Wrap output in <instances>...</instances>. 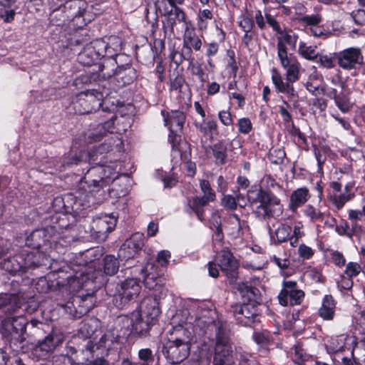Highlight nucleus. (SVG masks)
Returning a JSON list of instances; mask_svg holds the SVG:
<instances>
[{
	"label": "nucleus",
	"instance_id": "55",
	"mask_svg": "<svg viewBox=\"0 0 365 365\" xmlns=\"http://www.w3.org/2000/svg\"><path fill=\"white\" fill-rule=\"evenodd\" d=\"M314 250L312 247L306 245L305 244H301L298 248V254L300 257L304 259H309L314 255Z\"/></svg>",
	"mask_w": 365,
	"mask_h": 365
},
{
	"label": "nucleus",
	"instance_id": "43",
	"mask_svg": "<svg viewBox=\"0 0 365 365\" xmlns=\"http://www.w3.org/2000/svg\"><path fill=\"white\" fill-rule=\"evenodd\" d=\"M119 268L118 259L113 255H108L104 258V272L108 275L115 274Z\"/></svg>",
	"mask_w": 365,
	"mask_h": 365
},
{
	"label": "nucleus",
	"instance_id": "27",
	"mask_svg": "<svg viewBox=\"0 0 365 365\" xmlns=\"http://www.w3.org/2000/svg\"><path fill=\"white\" fill-rule=\"evenodd\" d=\"M248 200L251 203L259 202V205L267 202L280 204V200L274 194L262 189H251L247 192Z\"/></svg>",
	"mask_w": 365,
	"mask_h": 365
},
{
	"label": "nucleus",
	"instance_id": "49",
	"mask_svg": "<svg viewBox=\"0 0 365 365\" xmlns=\"http://www.w3.org/2000/svg\"><path fill=\"white\" fill-rule=\"evenodd\" d=\"M178 132L170 131L168 140L170 143L173 150L180 151V149L187 147V143L181 142V136L178 135Z\"/></svg>",
	"mask_w": 365,
	"mask_h": 365
},
{
	"label": "nucleus",
	"instance_id": "33",
	"mask_svg": "<svg viewBox=\"0 0 365 365\" xmlns=\"http://www.w3.org/2000/svg\"><path fill=\"white\" fill-rule=\"evenodd\" d=\"M55 346L56 344L53 341V336L48 335L43 341L38 343L34 351L39 358H46L54 350Z\"/></svg>",
	"mask_w": 365,
	"mask_h": 365
},
{
	"label": "nucleus",
	"instance_id": "17",
	"mask_svg": "<svg viewBox=\"0 0 365 365\" xmlns=\"http://www.w3.org/2000/svg\"><path fill=\"white\" fill-rule=\"evenodd\" d=\"M190 349V346H185V344L181 345L166 338L163 343V353L170 364H176L188 356Z\"/></svg>",
	"mask_w": 365,
	"mask_h": 365
},
{
	"label": "nucleus",
	"instance_id": "6",
	"mask_svg": "<svg viewBox=\"0 0 365 365\" xmlns=\"http://www.w3.org/2000/svg\"><path fill=\"white\" fill-rule=\"evenodd\" d=\"M88 193H83L81 191L76 192V195L71 193L65 195L63 197H56L54 202L63 204L66 212H73L79 213L82 210L89 207L91 203H94V199L90 188Z\"/></svg>",
	"mask_w": 365,
	"mask_h": 365
},
{
	"label": "nucleus",
	"instance_id": "45",
	"mask_svg": "<svg viewBox=\"0 0 365 365\" xmlns=\"http://www.w3.org/2000/svg\"><path fill=\"white\" fill-rule=\"evenodd\" d=\"M195 126L200 132L205 135L212 133L213 131H216L218 127L217 121L213 119H203L202 122L195 123Z\"/></svg>",
	"mask_w": 365,
	"mask_h": 365
},
{
	"label": "nucleus",
	"instance_id": "32",
	"mask_svg": "<svg viewBox=\"0 0 365 365\" xmlns=\"http://www.w3.org/2000/svg\"><path fill=\"white\" fill-rule=\"evenodd\" d=\"M348 339V336L345 334L331 337L326 344L328 353L331 354L343 352L346 349V344Z\"/></svg>",
	"mask_w": 365,
	"mask_h": 365
},
{
	"label": "nucleus",
	"instance_id": "54",
	"mask_svg": "<svg viewBox=\"0 0 365 365\" xmlns=\"http://www.w3.org/2000/svg\"><path fill=\"white\" fill-rule=\"evenodd\" d=\"M351 16L354 23L359 26H365V8L354 10Z\"/></svg>",
	"mask_w": 365,
	"mask_h": 365
},
{
	"label": "nucleus",
	"instance_id": "16",
	"mask_svg": "<svg viewBox=\"0 0 365 365\" xmlns=\"http://www.w3.org/2000/svg\"><path fill=\"white\" fill-rule=\"evenodd\" d=\"M334 55L338 65L344 70L355 69L364 61L360 48L355 47L348 48Z\"/></svg>",
	"mask_w": 365,
	"mask_h": 365
},
{
	"label": "nucleus",
	"instance_id": "7",
	"mask_svg": "<svg viewBox=\"0 0 365 365\" xmlns=\"http://www.w3.org/2000/svg\"><path fill=\"white\" fill-rule=\"evenodd\" d=\"M200 187L202 197H194L187 198V212L192 211L195 213L197 218L202 221L204 207L206 206L210 202L215 200V192L212 189L210 183L206 180H201L200 181Z\"/></svg>",
	"mask_w": 365,
	"mask_h": 365
},
{
	"label": "nucleus",
	"instance_id": "57",
	"mask_svg": "<svg viewBox=\"0 0 365 365\" xmlns=\"http://www.w3.org/2000/svg\"><path fill=\"white\" fill-rule=\"evenodd\" d=\"M239 26L245 32L249 33L252 31L254 24L252 19L246 16H240Z\"/></svg>",
	"mask_w": 365,
	"mask_h": 365
},
{
	"label": "nucleus",
	"instance_id": "53",
	"mask_svg": "<svg viewBox=\"0 0 365 365\" xmlns=\"http://www.w3.org/2000/svg\"><path fill=\"white\" fill-rule=\"evenodd\" d=\"M361 271V267L356 262H350L347 264L344 273L346 276L351 279L356 277Z\"/></svg>",
	"mask_w": 365,
	"mask_h": 365
},
{
	"label": "nucleus",
	"instance_id": "22",
	"mask_svg": "<svg viewBox=\"0 0 365 365\" xmlns=\"http://www.w3.org/2000/svg\"><path fill=\"white\" fill-rule=\"evenodd\" d=\"M135 311L141 312L145 318L156 322L160 314L159 299L157 293L154 296H148L142 301L140 309Z\"/></svg>",
	"mask_w": 365,
	"mask_h": 365
},
{
	"label": "nucleus",
	"instance_id": "63",
	"mask_svg": "<svg viewBox=\"0 0 365 365\" xmlns=\"http://www.w3.org/2000/svg\"><path fill=\"white\" fill-rule=\"evenodd\" d=\"M171 257L170 252L168 250H162L158 252L157 256V262L162 266H166Z\"/></svg>",
	"mask_w": 365,
	"mask_h": 365
},
{
	"label": "nucleus",
	"instance_id": "47",
	"mask_svg": "<svg viewBox=\"0 0 365 365\" xmlns=\"http://www.w3.org/2000/svg\"><path fill=\"white\" fill-rule=\"evenodd\" d=\"M139 365H154V354L150 349L145 348L138 351Z\"/></svg>",
	"mask_w": 365,
	"mask_h": 365
},
{
	"label": "nucleus",
	"instance_id": "20",
	"mask_svg": "<svg viewBox=\"0 0 365 365\" xmlns=\"http://www.w3.org/2000/svg\"><path fill=\"white\" fill-rule=\"evenodd\" d=\"M217 264L222 272L232 280L237 278L238 262L232 253L227 249H223L217 255Z\"/></svg>",
	"mask_w": 365,
	"mask_h": 365
},
{
	"label": "nucleus",
	"instance_id": "28",
	"mask_svg": "<svg viewBox=\"0 0 365 365\" xmlns=\"http://www.w3.org/2000/svg\"><path fill=\"white\" fill-rule=\"evenodd\" d=\"M309 198L310 193L308 188L305 187L297 188L290 195L289 210L295 213L298 208L303 206Z\"/></svg>",
	"mask_w": 365,
	"mask_h": 365
},
{
	"label": "nucleus",
	"instance_id": "41",
	"mask_svg": "<svg viewBox=\"0 0 365 365\" xmlns=\"http://www.w3.org/2000/svg\"><path fill=\"white\" fill-rule=\"evenodd\" d=\"M354 196V194L347 193H331L329 196V200L331 205L335 207L336 210L342 209L344 205L351 200Z\"/></svg>",
	"mask_w": 365,
	"mask_h": 365
},
{
	"label": "nucleus",
	"instance_id": "56",
	"mask_svg": "<svg viewBox=\"0 0 365 365\" xmlns=\"http://www.w3.org/2000/svg\"><path fill=\"white\" fill-rule=\"evenodd\" d=\"M335 230L340 235L351 237L353 235V230L349 228L347 222L345 220H341L340 223L336 226Z\"/></svg>",
	"mask_w": 365,
	"mask_h": 365
},
{
	"label": "nucleus",
	"instance_id": "19",
	"mask_svg": "<svg viewBox=\"0 0 365 365\" xmlns=\"http://www.w3.org/2000/svg\"><path fill=\"white\" fill-rule=\"evenodd\" d=\"M144 235L140 232L133 234L120 247L119 256L125 259L135 257L144 245Z\"/></svg>",
	"mask_w": 365,
	"mask_h": 365
},
{
	"label": "nucleus",
	"instance_id": "30",
	"mask_svg": "<svg viewBox=\"0 0 365 365\" xmlns=\"http://www.w3.org/2000/svg\"><path fill=\"white\" fill-rule=\"evenodd\" d=\"M163 14V11L161 12ZM163 14L166 16L165 20L163 21V29L165 32H167L168 30L170 31V33H173L174 26L176 25L177 21L187 22L185 20V14L178 7H175L174 9L170 11H165Z\"/></svg>",
	"mask_w": 365,
	"mask_h": 365
},
{
	"label": "nucleus",
	"instance_id": "39",
	"mask_svg": "<svg viewBox=\"0 0 365 365\" xmlns=\"http://www.w3.org/2000/svg\"><path fill=\"white\" fill-rule=\"evenodd\" d=\"M212 150L215 163L225 164L227 158V144L223 140H220L212 145Z\"/></svg>",
	"mask_w": 365,
	"mask_h": 365
},
{
	"label": "nucleus",
	"instance_id": "64",
	"mask_svg": "<svg viewBox=\"0 0 365 365\" xmlns=\"http://www.w3.org/2000/svg\"><path fill=\"white\" fill-rule=\"evenodd\" d=\"M222 205L230 210H235L237 205L235 197L227 195L224 196L222 200Z\"/></svg>",
	"mask_w": 365,
	"mask_h": 365
},
{
	"label": "nucleus",
	"instance_id": "52",
	"mask_svg": "<svg viewBox=\"0 0 365 365\" xmlns=\"http://www.w3.org/2000/svg\"><path fill=\"white\" fill-rule=\"evenodd\" d=\"M239 133L247 135L249 134L252 130V123L250 118H242L237 122Z\"/></svg>",
	"mask_w": 365,
	"mask_h": 365
},
{
	"label": "nucleus",
	"instance_id": "5",
	"mask_svg": "<svg viewBox=\"0 0 365 365\" xmlns=\"http://www.w3.org/2000/svg\"><path fill=\"white\" fill-rule=\"evenodd\" d=\"M119 321L128 332V334H133L140 336H146L151 326L155 322L145 318L139 311H133L129 315L121 317Z\"/></svg>",
	"mask_w": 365,
	"mask_h": 365
},
{
	"label": "nucleus",
	"instance_id": "18",
	"mask_svg": "<svg viewBox=\"0 0 365 365\" xmlns=\"http://www.w3.org/2000/svg\"><path fill=\"white\" fill-rule=\"evenodd\" d=\"M27 320L23 316L9 317L2 321L1 333L4 337L19 339L26 331Z\"/></svg>",
	"mask_w": 365,
	"mask_h": 365
},
{
	"label": "nucleus",
	"instance_id": "31",
	"mask_svg": "<svg viewBox=\"0 0 365 365\" xmlns=\"http://www.w3.org/2000/svg\"><path fill=\"white\" fill-rule=\"evenodd\" d=\"M336 305V302L331 294L325 295L318 310L319 316L324 320H333L335 316Z\"/></svg>",
	"mask_w": 365,
	"mask_h": 365
},
{
	"label": "nucleus",
	"instance_id": "35",
	"mask_svg": "<svg viewBox=\"0 0 365 365\" xmlns=\"http://www.w3.org/2000/svg\"><path fill=\"white\" fill-rule=\"evenodd\" d=\"M113 343V338L108 334L102 335L98 342L93 344V341H88L86 345V349L90 353H94L97 350H108Z\"/></svg>",
	"mask_w": 365,
	"mask_h": 365
},
{
	"label": "nucleus",
	"instance_id": "48",
	"mask_svg": "<svg viewBox=\"0 0 365 365\" xmlns=\"http://www.w3.org/2000/svg\"><path fill=\"white\" fill-rule=\"evenodd\" d=\"M304 225L301 221H297L294 223L293 227V234L290 235V245L296 247L298 240L304 236Z\"/></svg>",
	"mask_w": 365,
	"mask_h": 365
},
{
	"label": "nucleus",
	"instance_id": "37",
	"mask_svg": "<svg viewBox=\"0 0 365 365\" xmlns=\"http://www.w3.org/2000/svg\"><path fill=\"white\" fill-rule=\"evenodd\" d=\"M296 51L301 57L308 61H314L318 57L317 47L307 45V43L303 41H299L298 48Z\"/></svg>",
	"mask_w": 365,
	"mask_h": 365
},
{
	"label": "nucleus",
	"instance_id": "3",
	"mask_svg": "<svg viewBox=\"0 0 365 365\" xmlns=\"http://www.w3.org/2000/svg\"><path fill=\"white\" fill-rule=\"evenodd\" d=\"M63 225L58 224L35 230L26 237V245L50 256L53 247L56 248L58 243L61 245V234L63 235L62 240L64 242H71V237L66 234L68 231V225L65 226L64 231H62L61 233L58 232V230L63 229ZM62 245H63L62 244Z\"/></svg>",
	"mask_w": 365,
	"mask_h": 365
},
{
	"label": "nucleus",
	"instance_id": "11",
	"mask_svg": "<svg viewBox=\"0 0 365 365\" xmlns=\"http://www.w3.org/2000/svg\"><path fill=\"white\" fill-rule=\"evenodd\" d=\"M141 287L135 279H127L118 289L114 296V304L118 308H123L129 302L135 299L140 294Z\"/></svg>",
	"mask_w": 365,
	"mask_h": 365
},
{
	"label": "nucleus",
	"instance_id": "59",
	"mask_svg": "<svg viewBox=\"0 0 365 365\" xmlns=\"http://www.w3.org/2000/svg\"><path fill=\"white\" fill-rule=\"evenodd\" d=\"M191 72L193 75L197 76V78L202 83L205 82L206 77L207 76L204 72L202 66L200 64H192Z\"/></svg>",
	"mask_w": 365,
	"mask_h": 365
},
{
	"label": "nucleus",
	"instance_id": "2",
	"mask_svg": "<svg viewBox=\"0 0 365 365\" xmlns=\"http://www.w3.org/2000/svg\"><path fill=\"white\" fill-rule=\"evenodd\" d=\"M277 57L281 66L286 71V81H284L281 73L277 68H273L271 70V78L276 91L285 94L289 99L295 98L297 97V93L294 89L293 83L299 79L302 68L301 63L297 57L292 54Z\"/></svg>",
	"mask_w": 365,
	"mask_h": 365
},
{
	"label": "nucleus",
	"instance_id": "24",
	"mask_svg": "<svg viewBox=\"0 0 365 365\" xmlns=\"http://www.w3.org/2000/svg\"><path fill=\"white\" fill-rule=\"evenodd\" d=\"M164 117L165 125L168 126L170 131L180 132L182 130L184 123L185 122V113L178 110H171L165 115L164 111H162Z\"/></svg>",
	"mask_w": 365,
	"mask_h": 365
},
{
	"label": "nucleus",
	"instance_id": "50",
	"mask_svg": "<svg viewBox=\"0 0 365 365\" xmlns=\"http://www.w3.org/2000/svg\"><path fill=\"white\" fill-rule=\"evenodd\" d=\"M306 217L309 218L312 222H316L323 218L324 214L314 206L309 205L303 210Z\"/></svg>",
	"mask_w": 365,
	"mask_h": 365
},
{
	"label": "nucleus",
	"instance_id": "8",
	"mask_svg": "<svg viewBox=\"0 0 365 365\" xmlns=\"http://www.w3.org/2000/svg\"><path fill=\"white\" fill-rule=\"evenodd\" d=\"M116 218L110 215H101L95 217L88 226L91 237L98 242L105 241L108 233L115 227Z\"/></svg>",
	"mask_w": 365,
	"mask_h": 365
},
{
	"label": "nucleus",
	"instance_id": "62",
	"mask_svg": "<svg viewBox=\"0 0 365 365\" xmlns=\"http://www.w3.org/2000/svg\"><path fill=\"white\" fill-rule=\"evenodd\" d=\"M330 259L331 262L338 267H342L346 263V259L344 255L338 251H334L331 253Z\"/></svg>",
	"mask_w": 365,
	"mask_h": 365
},
{
	"label": "nucleus",
	"instance_id": "36",
	"mask_svg": "<svg viewBox=\"0 0 365 365\" xmlns=\"http://www.w3.org/2000/svg\"><path fill=\"white\" fill-rule=\"evenodd\" d=\"M291 232L292 227L289 225L281 224L274 232H270V237L275 244H280L288 240L290 241Z\"/></svg>",
	"mask_w": 365,
	"mask_h": 365
},
{
	"label": "nucleus",
	"instance_id": "23",
	"mask_svg": "<svg viewBox=\"0 0 365 365\" xmlns=\"http://www.w3.org/2000/svg\"><path fill=\"white\" fill-rule=\"evenodd\" d=\"M202 42L200 36L195 32L191 22H185V31L183 34V47L190 51L193 48L195 51H200Z\"/></svg>",
	"mask_w": 365,
	"mask_h": 365
},
{
	"label": "nucleus",
	"instance_id": "26",
	"mask_svg": "<svg viewBox=\"0 0 365 365\" xmlns=\"http://www.w3.org/2000/svg\"><path fill=\"white\" fill-rule=\"evenodd\" d=\"M20 255H24V260L22 262L24 272L29 269L37 267L42 264H45L44 260H47L49 255L40 252V250H35L33 252H23Z\"/></svg>",
	"mask_w": 365,
	"mask_h": 365
},
{
	"label": "nucleus",
	"instance_id": "61",
	"mask_svg": "<svg viewBox=\"0 0 365 365\" xmlns=\"http://www.w3.org/2000/svg\"><path fill=\"white\" fill-rule=\"evenodd\" d=\"M218 118L220 122L225 126L232 125L233 119L228 110H221L218 113Z\"/></svg>",
	"mask_w": 365,
	"mask_h": 365
},
{
	"label": "nucleus",
	"instance_id": "4",
	"mask_svg": "<svg viewBox=\"0 0 365 365\" xmlns=\"http://www.w3.org/2000/svg\"><path fill=\"white\" fill-rule=\"evenodd\" d=\"M277 15H274L268 11L265 12V18L267 24L272 28V31L279 34L277 37V56H289V46L291 50L296 51L299 40V36L292 29H282L280 23L277 19Z\"/></svg>",
	"mask_w": 365,
	"mask_h": 365
},
{
	"label": "nucleus",
	"instance_id": "58",
	"mask_svg": "<svg viewBox=\"0 0 365 365\" xmlns=\"http://www.w3.org/2000/svg\"><path fill=\"white\" fill-rule=\"evenodd\" d=\"M253 339L258 344L264 345L269 341V334L267 331L255 332Z\"/></svg>",
	"mask_w": 365,
	"mask_h": 365
},
{
	"label": "nucleus",
	"instance_id": "21",
	"mask_svg": "<svg viewBox=\"0 0 365 365\" xmlns=\"http://www.w3.org/2000/svg\"><path fill=\"white\" fill-rule=\"evenodd\" d=\"M86 2L82 0H71L67 1L65 5L66 9H69L68 17L72 18L79 27L86 24L85 16L87 15L86 11Z\"/></svg>",
	"mask_w": 365,
	"mask_h": 365
},
{
	"label": "nucleus",
	"instance_id": "38",
	"mask_svg": "<svg viewBox=\"0 0 365 365\" xmlns=\"http://www.w3.org/2000/svg\"><path fill=\"white\" fill-rule=\"evenodd\" d=\"M349 92L347 87L341 89V91L334 96V101L338 108L343 113H347L351 108V103L349 99Z\"/></svg>",
	"mask_w": 365,
	"mask_h": 365
},
{
	"label": "nucleus",
	"instance_id": "42",
	"mask_svg": "<svg viewBox=\"0 0 365 365\" xmlns=\"http://www.w3.org/2000/svg\"><path fill=\"white\" fill-rule=\"evenodd\" d=\"M279 207V210H282V205L280 204H271V202H267L264 204L259 205L257 207L256 212L257 215L262 218H269L274 215V207Z\"/></svg>",
	"mask_w": 365,
	"mask_h": 365
},
{
	"label": "nucleus",
	"instance_id": "51",
	"mask_svg": "<svg viewBox=\"0 0 365 365\" xmlns=\"http://www.w3.org/2000/svg\"><path fill=\"white\" fill-rule=\"evenodd\" d=\"M304 85L309 93L313 96L322 95L325 92V86H322L319 82L306 81Z\"/></svg>",
	"mask_w": 365,
	"mask_h": 365
},
{
	"label": "nucleus",
	"instance_id": "14",
	"mask_svg": "<svg viewBox=\"0 0 365 365\" xmlns=\"http://www.w3.org/2000/svg\"><path fill=\"white\" fill-rule=\"evenodd\" d=\"M142 271L145 274L143 278L145 286L155 292H159V297L165 295L167 289L163 287L165 279L158 267L153 263H148Z\"/></svg>",
	"mask_w": 365,
	"mask_h": 365
},
{
	"label": "nucleus",
	"instance_id": "1",
	"mask_svg": "<svg viewBox=\"0 0 365 365\" xmlns=\"http://www.w3.org/2000/svg\"><path fill=\"white\" fill-rule=\"evenodd\" d=\"M114 130V121L111 119L98 125L88 134V142L90 143L100 141L108 134L111 135L102 144L93 147L88 152V161L92 167L88 170L84 178L91 192L101 191L118 178L115 170L116 162L110 160V164L106 165L111 152L120 153L123 148L121 138L117 134H113Z\"/></svg>",
	"mask_w": 365,
	"mask_h": 365
},
{
	"label": "nucleus",
	"instance_id": "40",
	"mask_svg": "<svg viewBox=\"0 0 365 365\" xmlns=\"http://www.w3.org/2000/svg\"><path fill=\"white\" fill-rule=\"evenodd\" d=\"M16 0H0V18L5 22H11L14 19L15 11L12 5Z\"/></svg>",
	"mask_w": 365,
	"mask_h": 365
},
{
	"label": "nucleus",
	"instance_id": "34",
	"mask_svg": "<svg viewBox=\"0 0 365 365\" xmlns=\"http://www.w3.org/2000/svg\"><path fill=\"white\" fill-rule=\"evenodd\" d=\"M23 260L24 255L19 254L4 260L2 267L4 269L12 274H16L19 272H24L22 264Z\"/></svg>",
	"mask_w": 365,
	"mask_h": 365
},
{
	"label": "nucleus",
	"instance_id": "44",
	"mask_svg": "<svg viewBox=\"0 0 365 365\" xmlns=\"http://www.w3.org/2000/svg\"><path fill=\"white\" fill-rule=\"evenodd\" d=\"M78 58L81 63L90 66L99 58H97V56H95V53H93L92 48L88 47L79 53Z\"/></svg>",
	"mask_w": 365,
	"mask_h": 365
},
{
	"label": "nucleus",
	"instance_id": "13",
	"mask_svg": "<svg viewBox=\"0 0 365 365\" xmlns=\"http://www.w3.org/2000/svg\"><path fill=\"white\" fill-rule=\"evenodd\" d=\"M304 298V292L298 288L296 281L284 280L282 289L278 295L279 304L282 306L300 304Z\"/></svg>",
	"mask_w": 365,
	"mask_h": 365
},
{
	"label": "nucleus",
	"instance_id": "29",
	"mask_svg": "<svg viewBox=\"0 0 365 365\" xmlns=\"http://www.w3.org/2000/svg\"><path fill=\"white\" fill-rule=\"evenodd\" d=\"M227 229L229 235L234 238H237L247 231L248 225L246 221L241 220L236 214H232L228 217Z\"/></svg>",
	"mask_w": 365,
	"mask_h": 365
},
{
	"label": "nucleus",
	"instance_id": "46",
	"mask_svg": "<svg viewBox=\"0 0 365 365\" xmlns=\"http://www.w3.org/2000/svg\"><path fill=\"white\" fill-rule=\"evenodd\" d=\"M91 48L93 50H96L95 51V56H97V58L104 56L107 54L113 55V53L110 51V47L104 40H96L94 43V46Z\"/></svg>",
	"mask_w": 365,
	"mask_h": 365
},
{
	"label": "nucleus",
	"instance_id": "15",
	"mask_svg": "<svg viewBox=\"0 0 365 365\" xmlns=\"http://www.w3.org/2000/svg\"><path fill=\"white\" fill-rule=\"evenodd\" d=\"M232 309L236 322L242 326H251L258 318V309L254 300H250L248 303L236 304Z\"/></svg>",
	"mask_w": 365,
	"mask_h": 365
},
{
	"label": "nucleus",
	"instance_id": "12",
	"mask_svg": "<svg viewBox=\"0 0 365 365\" xmlns=\"http://www.w3.org/2000/svg\"><path fill=\"white\" fill-rule=\"evenodd\" d=\"M232 356V344L227 334L218 329L216 333L213 365H224Z\"/></svg>",
	"mask_w": 365,
	"mask_h": 365
},
{
	"label": "nucleus",
	"instance_id": "60",
	"mask_svg": "<svg viewBox=\"0 0 365 365\" xmlns=\"http://www.w3.org/2000/svg\"><path fill=\"white\" fill-rule=\"evenodd\" d=\"M318 62L321 66L326 68H332L335 66L334 58L328 55L319 56Z\"/></svg>",
	"mask_w": 365,
	"mask_h": 365
},
{
	"label": "nucleus",
	"instance_id": "25",
	"mask_svg": "<svg viewBox=\"0 0 365 365\" xmlns=\"http://www.w3.org/2000/svg\"><path fill=\"white\" fill-rule=\"evenodd\" d=\"M192 332L182 325L173 327L167 334V339L190 347Z\"/></svg>",
	"mask_w": 365,
	"mask_h": 365
},
{
	"label": "nucleus",
	"instance_id": "10",
	"mask_svg": "<svg viewBox=\"0 0 365 365\" xmlns=\"http://www.w3.org/2000/svg\"><path fill=\"white\" fill-rule=\"evenodd\" d=\"M103 94L96 90H88L78 96L75 106L80 114H87L98 110L102 106Z\"/></svg>",
	"mask_w": 365,
	"mask_h": 365
},
{
	"label": "nucleus",
	"instance_id": "9",
	"mask_svg": "<svg viewBox=\"0 0 365 365\" xmlns=\"http://www.w3.org/2000/svg\"><path fill=\"white\" fill-rule=\"evenodd\" d=\"M95 303L96 298L93 294H87L72 297V300L67 302L63 307L71 317L81 318L93 308Z\"/></svg>",
	"mask_w": 365,
	"mask_h": 365
}]
</instances>
